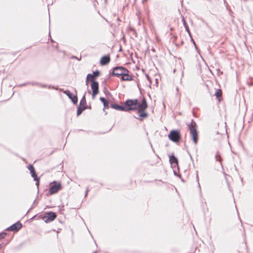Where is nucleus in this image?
Segmentation results:
<instances>
[{
    "mask_svg": "<svg viewBox=\"0 0 253 253\" xmlns=\"http://www.w3.org/2000/svg\"><path fill=\"white\" fill-rule=\"evenodd\" d=\"M141 103H138V100L128 99L126 100L124 105L125 111H135L138 109V106Z\"/></svg>",
    "mask_w": 253,
    "mask_h": 253,
    "instance_id": "obj_1",
    "label": "nucleus"
},
{
    "mask_svg": "<svg viewBox=\"0 0 253 253\" xmlns=\"http://www.w3.org/2000/svg\"><path fill=\"white\" fill-rule=\"evenodd\" d=\"M147 108V103L146 102V100L145 98H143L142 102L140 104H139L138 109V112L139 113V117L137 118V119L142 121L143 118H147L148 116V114L145 112V110Z\"/></svg>",
    "mask_w": 253,
    "mask_h": 253,
    "instance_id": "obj_2",
    "label": "nucleus"
},
{
    "mask_svg": "<svg viewBox=\"0 0 253 253\" xmlns=\"http://www.w3.org/2000/svg\"><path fill=\"white\" fill-rule=\"evenodd\" d=\"M188 126L193 141H194L195 144H196L198 140V135L197 130L196 124L193 121H192L191 123L188 125Z\"/></svg>",
    "mask_w": 253,
    "mask_h": 253,
    "instance_id": "obj_3",
    "label": "nucleus"
},
{
    "mask_svg": "<svg viewBox=\"0 0 253 253\" xmlns=\"http://www.w3.org/2000/svg\"><path fill=\"white\" fill-rule=\"evenodd\" d=\"M168 137L173 142H178L180 139V131L178 130H172L170 131Z\"/></svg>",
    "mask_w": 253,
    "mask_h": 253,
    "instance_id": "obj_4",
    "label": "nucleus"
},
{
    "mask_svg": "<svg viewBox=\"0 0 253 253\" xmlns=\"http://www.w3.org/2000/svg\"><path fill=\"white\" fill-rule=\"evenodd\" d=\"M126 69H127L122 66L116 67L113 68L112 74L115 76H122Z\"/></svg>",
    "mask_w": 253,
    "mask_h": 253,
    "instance_id": "obj_5",
    "label": "nucleus"
},
{
    "mask_svg": "<svg viewBox=\"0 0 253 253\" xmlns=\"http://www.w3.org/2000/svg\"><path fill=\"white\" fill-rule=\"evenodd\" d=\"M54 184L51 185L49 190V193L52 195L55 194L58 192L59 190H60L62 188L61 185L60 183H56L55 182H54Z\"/></svg>",
    "mask_w": 253,
    "mask_h": 253,
    "instance_id": "obj_6",
    "label": "nucleus"
},
{
    "mask_svg": "<svg viewBox=\"0 0 253 253\" xmlns=\"http://www.w3.org/2000/svg\"><path fill=\"white\" fill-rule=\"evenodd\" d=\"M28 169L30 171L32 177H33L34 180L36 181V185L38 187L39 185V178L37 176L34 167L32 165H30L29 166Z\"/></svg>",
    "mask_w": 253,
    "mask_h": 253,
    "instance_id": "obj_7",
    "label": "nucleus"
},
{
    "mask_svg": "<svg viewBox=\"0 0 253 253\" xmlns=\"http://www.w3.org/2000/svg\"><path fill=\"white\" fill-rule=\"evenodd\" d=\"M98 83L97 82H93L92 83L91 88L92 90V97L94 99L96 94L98 93Z\"/></svg>",
    "mask_w": 253,
    "mask_h": 253,
    "instance_id": "obj_8",
    "label": "nucleus"
},
{
    "mask_svg": "<svg viewBox=\"0 0 253 253\" xmlns=\"http://www.w3.org/2000/svg\"><path fill=\"white\" fill-rule=\"evenodd\" d=\"M129 71L126 69V72L121 76L122 81H130L132 80V77L129 74Z\"/></svg>",
    "mask_w": 253,
    "mask_h": 253,
    "instance_id": "obj_9",
    "label": "nucleus"
},
{
    "mask_svg": "<svg viewBox=\"0 0 253 253\" xmlns=\"http://www.w3.org/2000/svg\"><path fill=\"white\" fill-rule=\"evenodd\" d=\"M56 217V214L55 212H49L46 213V216H45L44 218L45 219V221H51L55 219Z\"/></svg>",
    "mask_w": 253,
    "mask_h": 253,
    "instance_id": "obj_10",
    "label": "nucleus"
},
{
    "mask_svg": "<svg viewBox=\"0 0 253 253\" xmlns=\"http://www.w3.org/2000/svg\"><path fill=\"white\" fill-rule=\"evenodd\" d=\"M22 227V224L20 222H17L15 224H13L8 228L7 230L8 231H17L20 229Z\"/></svg>",
    "mask_w": 253,
    "mask_h": 253,
    "instance_id": "obj_11",
    "label": "nucleus"
},
{
    "mask_svg": "<svg viewBox=\"0 0 253 253\" xmlns=\"http://www.w3.org/2000/svg\"><path fill=\"white\" fill-rule=\"evenodd\" d=\"M66 95L72 99L73 103L75 104L78 102V98L77 96L73 95L72 93L70 92L69 90L65 91Z\"/></svg>",
    "mask_w": 253,
    "mask_h": 253,
    "instance_id": "obj_12",
    "label": "nucleus"
},
{
    "mask_svg": "<svg viewBox=\"0 0 253 253\" xmlns=\"http://www.w3.org/2000/svg\"><path fill=\"white\" fill-rule=\"evenodd\" d=\"M110 61V58L109 55L103 56L100 61V64L101 65H105L109 63Z\"/></svg>",
    "mask_w": 253,
    "mask_h": 253,
    "instance_id": "obj_13",
    "label": "nucleus"
},
{
    "mask_svg": "<svg viewBox=\"0 0 253 253\" xmlns=\"http://www.w3.org/2000/svg\"><path fill=\"white\" fill-rule=\"evenodd\" d=\"M111 107L117 110L125 111L124 105L120 106L117 104H112Z\"/></svg>",
    "mask_w": 253,
    "mask_h": 253,
    "instance_id": "obj_14",
    "label": "nucleus"
},
{
    "mask_svg": "<svg viewBox=\"0 0 253 253\" xmlns=\"http://www.w3.org/2000/svg\"><path fill=\"white\" fill-rule=\"evenodd\" d=\"M169 162L171 164H175L177 165L178 164V160L174 156H171L169 157Z\"/></svg>",
    "mask_w": 253,
    "mask_h": 253,
    "instance_id": "obj_15",
    "label": "nucleus"
},
{
    "mask_svg": "<svg viewBox=\"0 0 253 253\" xmlns=\"http://www.w3.org/2000/svg\"><path fill=\"white\" fill-rule=\"evenodd\" d=\"M182 22H183V25L185 28V30L187 32V33H188L189 35L190 36V37H192L191 36V33H190V30L189 29V27H188V26L187 25V24L186 23L185 19L184 18H183L182 19Z\"/></svg>",
    "mask_w": 253,
    "mask_h": 253,
    "instance_id": "obj_16",
    "label": "nucleus"
},
{
    "mask_svg": "<svg viewBox=\"0 0 253 253\" xmlns=\"http://www.w3.org/2000/svg\"><path fill=\"white\" fill-rule=\"evenodd\" d=\"M100 100L103 103L104 109L109 108L108 101L104 97H100Z\"/></svg>",
    "mask_w": 253,
    "mask_h": 253,
    "instance_id": "obj_17",
    "label": "nucleus"
},
{
    "mask_svg": "<svg viewBox=\"0 0 253 253\" xmlns=\"http://www.w3.org/2000/svg\"><path fill=\"white\" fill-rule=\"evenodd\" d=\"M86 108V106H83L79 105V106L78 107V109H77V116H79L80 114H81L83 112V111Z\"/></svg>",
    "mask_w": 253,
    "mask_h": 253,
    "instance_id": "obj_18",
    "label": "nucleus"
},
{
    "mask_svg": "<svg viewBox=\"0 0 253 253\" xmlns=\"http://www.w3.org/2000/svg\"><path fill=\"white\" fill-rule=\"evenodd\" d=\"M215 159L217 161H219L220 162V165L222 167V165L221 164V158L220 157V154L218 152H217L216 153Z\"/></svg>",
    "mask_w": 253,
    "mask_h": 253,
    "instance_id": "obj_19",
    "label": "nucleus"
},
{
    "mask_svg": "<svg viewBox=\"0 0 253 253\" xmlns=\"http://www.w3.org/2000/svg\"><path fill=\"white\" fill-rule=\"evenodd\" d=\"M85 105H86V100H85V96L84 95L80 101V105L83 106H85Z\"/></svg>",
    "mask_w": 253,
    "mask_h": 253,
    "instance_id": "obj_20",
    "label": "nucleus"
},
{
    "mask_svg": "<svg viewBox=\"0 0 253 253\" xmlns=\"http://www.w3.org/2000/svg\"><path fill=\"white\" fill-rule=\"evenodd\" d=\"M221 94H222V91H221V89H217L216 91V92L215 93V95L217 97H219L220 96H221Z\"/></svg>",
    "mask_w": 253,
    "mask_h": 253,
    "instance_id": "obj_21",
    "label": "nucleus"
},
{
    "mask_svg": "<svg viewBox=\"0 0 253 253\" xmlns=\"http://www.w3.org/2000/svg\"><path fill=\"white\" fill-rule=\"evenodd\" d=\"M99 74H100V72L99 71L97 70V71L93 72V74L92 75H93L94 78H96V77H98L99 75Z\"/></svg>",
    "mask_w": 253,
    "mask_h": 253,
    "instance_id": "obj_22",
    "label": "nucleus"
},
{
    "mask_svg": "<svg viewBox=\"0 0 253 253\" xmlns=\"http://www.w3.org/2000/svg\"><path fill=\"white\" fill-rule=\"evenodd\" d=\"M91 77L90 74H88L86 76L85 84H86V85H87L88 84V82L89 81V77Z\"/></svg>",
    "mask_w": 253,
    "mask_h": 253,
    "instance_id": "obj_23",
    "label": "nucleus"
},
{
    "mask_svg": "<svg viewBox=\"0 0 253 253\" xmlns=\"http://www.w3.org/2000/svg\"><path fill=\"white\" fill-rule=\"evenodd\" d=\"M6 234L5 233H2L0 234V239H2L4 238Z\"/></svg>",
    "mask_w": 253,
    "mask_h": 253,
    "instance_id": "obj_24",
    "label": "nucleus"
},
{
    "mask_svg": "<svg viewBox=\"0 0 253 253\" xmlns=\"http://www.w3.org/2000/svg\"><path fill=\"white\" fill-rule=\"evenodd\" d=\"M93 78H94V77H93V75L91 74V77H89V81L91 82L92 83L93 82H94L93 81Z\"/></svg>",
    "mask_w": 253,
    "mask_h": 253,
    "instance_id": "obj_25",
    "label": "nucleus"
},
{
    "mask_svg": "<svg viewBox=\"0 0 253 253\" xmlns=\"http://www.w3.org/2000/svg\"><path fill=\"white\" fill-rule=\"evenodd\" d=\"M146 77L147 80L151 83V81H150L149 76L148 75H146Z\"/></svg>",
    "mask_w": 253,
    "mask_h": 253,
    "instance_id": "obj_26",
    "label": "nucleus"
},
{
    "mask_svg": "<svg viewBox=\"0 0 253 253\" xmlns=\"http://www.w3.org/2000/svg\"><path fill=\"white\" fill-rule=\"evenodd\" d=\"M2 247V245L1 244H0V249Z\"/></svg>",
    "mask_w": 253,
    "mask_h": 253,
    "instance_id": "obj_27",
    "label": "nucleus"
}]
</instances>
